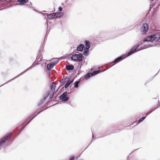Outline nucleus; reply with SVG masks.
<instances>
[{
    "instance_id": "nucleus-1",
    "label": "nucleus",
    "mask_w": 160,
    "mask_h": 160,
    "mask_svg": "<svg viewBox=\"0 0 160 160\" xmlns=\"http://www.w3.org/2000/svg\"><path fill=\"white\" fill-rule=\"evenodd\" d=\"M82 54H75L72 55L71 58L72 60L74 61H81L82 60Z\"/></svg>"
},
{
    "instance_id": "nucleus-2",
    "label": "nucleus",
    "mask_w": 160,
    "mask_h": 160,
    "mask_svg": "<svg viewBox=\"0 0 160 160\" xmlns=\"http://www.w3.org/2000/svg\"><path fill=\"white\" fill-rule=\"evenodd\" d=\"M12 134V133H8L1 140H0V146L3 145L6 140L10 138Z\"/></svg>"
},
{
    "instance_id": "nucleus-3",
    "label": "nucleus",
    "mask_w": 160,
    "mask_h": 160,
    "mask_svg": "<svg viewBox=\"0 0 160 160\" xmlns=\"http://www.w3.org/2000/svg\"><path fill=\"white\" fill-rule=\"evenodd\" d=\"M148 25L147 23H145L143 24L142 26L141 32L142 34H146L148 32Z\"/></svg>"
},
{
    "instance_id": "nucleus-4",
    "label": "nucleus",
    "mask_w": 160,
    "mask_h": 160,
    "mask_svg": "<svg viewBox=\"0 0 160 160\" xmlns=\"http://www.w3.org/2000/svg\"><path fill=\"white\" fill-rule=\"evenodd\" d=\"M67 92H65L60 97V99L62 100L63 102H66L69 99L68 97H67Z\"/></svg>"
},
{
    "instance_id": "nucleus-5",
    "label": "nucleus",
    "mask_w": 160,
    "mask_h": 160,
    "mask_svg": "<svg viewBox=\"0 0 160 160\" xmlns=\"http://www.w3.org/2000/svg\"><path fill=\"white\" fill-rule=\"evenodd\" d=\"M58 17L57 13H52L50 14L47 15L48 18L51 19L53 18H56Z\"/></svg>"
},
{
    "instance_id": "nucleus-6",
    "label": "nucleus",
    "mask_w": 160,
    "mask_h": 160,
    "mask_svg": "<svg viewBox=\"0 0 160 160\" xmlns=\"http://www.w3.org/2000/svg\"><path fill=\"white\" fill-rule=\"evenodd\" d=\"M153 36H150L148 37H147L146 38L144 39L143 40L144 42H146V41H149V42H151L153 41Z\"/></svg>"
},
{
    "instance_id": "nucleus-7",
    "label": "nucleus",
    "mask_w": 160,
    "mask_h": 160,
    "mask_svg": "<svg viewBox=\"0 0 160 160\" xmlns=\"http://www.w3.org/2000/svg\"><path fill=\"white\" fill-rule=\"evenodd\" d=\"M125 58V57H123V55L122 56H121L117 58H116L115 59L114 61H113V62L115 63H117L118 62L121 61L122 60L124 59Z\"/></svg>"
},
{
    "instance_id": "nucleus-8",
    "label": "nucleus",
    "mask_w": 160,
    "mask_h": 160,
    "mask_svg": "<svg viewBox=\"0 0 160 160\" xmlns=\"http://www.w3.org/2000/svg\"><path fill=\"white\" fill-rule=\"evenodd\" d=\"M136 49H134V48H132L131 50L128 52L126 56L125 57V58L126 57L129 56L132 53L136 52Z\"/></svg>"
},
{
    "instance_id": "nucleus-9",
    "label": "nucleus",
    "mask_w": 160,
    "mask_h": 160,
    "mask_svg": "<svg viewBox=\"0 0 160 160\" xmlns=\"http://www.w3.org/2000/svg\"><path fill=\"white\" fill-rule=\"evenodd\" d=\"M84 47V45L82 44L79 45L77 48V50L79 51H82Z\"/></svg>"
},
{
    "instance_id": "nucleus-10",
    "label": "nucleus",
    "mask_w": 160,
    "mask_h": 160,
    "mask_svg": "<svg viewBox=\"0 0 160 160\" xmlns=\"http://www.w3.org/2000/svg\"><path fill=\"white\" fill-rule=\"evenodd\" d=\"M49 94V92H48V93L43 97V99L41 101V102L39 104V105L42 104L44 101L47 98Z\"/></svg>"
},
{
    "instance_id": "nucleus-11",
    "label": "nucleus",
    "mask_w": 160,
    "mask_h": 160,
    "mask_svg": "<svg viewBox=\"0 0 160 160\" xmlns=\"http://www.w3.org/2000/svg\"><path fill=\"white\" fill-rule=\"evenodd\" d=\"M93 76V73H92V72L88 73L85 76L84 78L86 79H89L92 76Z\"/></svg>"
},
{
    "instance_id": "nucleus-12",
    "label": "nucleus",
    "mask_w": 160,
    "mask_h": 160,
    "mask_svg": "<svg viewBox=\"0 0 160 160\" xmlns=\"http://www.w3.org/2000/svg\"><path fill=\"white\" fill-rule=\"evenodd\" d=\"M153 41L157 42H160V37H157L155 35H153Z\"/></svg>"
},
{
    "instance_id": "nucleus-13",
    "label": "nucleus",
    "mask_w": 160,
    "mask_h": 160,
    "mask_svg": "<svg viewBox=\"0 0 160 160\" xmlns=\"http://www.w3.org/2000/svg\"><path fill=\"white\" fill-rule=\"evenodd\" d=\"M74 66L72 65H69L66 66V69L68 70H72L74 68Z\"/></svg>"
},
{
    "instance_id": "nucleus-14",
    "label": "nucleus",
    "mask_w": 160,
    "mask_h": 160,
    "mask_svg": "<svg viewBox=\"0 0 160 160\" xmlns=\"http://www.w3.org/2000/svg\"><path fill=\"white\" fill-rule=\"evenodd\" d=\"M73 82V80H72L71 81H68L67 83L65 86V88H67Z\"/></svg>"
},
{
    "instance_id": "nucleus-15",
    "label": "nucleus",
    "mask_w": 160,
    "mask_h": 160,
    "mask_svg": "<svg viewBox=\"0 0 160 160\" xmlns=\"http://www.w3.org/2000/svg\"><path fill=\"white\" fill-rule=\"evenodd\" d=\"M53 67L52 66V64L50 63L49 64H48L47 65V68L48 70H51L52 68Z\"/></svg>"
},
{
    "instance_id": "nucleus-16",
    "label": "nucleus",
    "mask_w": 160,
    "mask_h": 160,
    "mask_svg": "<svg viewBox=\"0 0 160 160\" xmlns=\"http://www.w3.org/2000/svg\"><path fill=\"white\" fill-rule=\"evenodd\" d=\"M146 118V117H143L139 119L137 122L136 123L138 124L142 122L143 120H144Z\"/></svg>"
},
{
    "instance_id": "nucleus-17",
    "label": "nucleus",
    "mask_w": 160,
    "mask_h": 160,
    "mask_svg": "<svg viewBox=\"0 0 160 160\" xmlns=\"http://www.w3.org/2000/svg\"><path fill=\"white\" fill-rule=\"evenodd\" d=\"M28 1V0H22L21 2L19 4L20 5H22L26 3Z\"/></svg>"
},
{
    "instance_id": "nucleus-18",
    "label": "nucleus",
    "mask_w": 160,
    "mask_h": 160,
    "mask_svg": "<svg viewBox=\"0 0 160 160\" xmlns=\"http://www.w3.org/2000/svg\"><path fill=\"white\" fill-rule=\"evenodd\" d=\"M85 51L83 52V54L85 56H88L89 54V50H84Z\"/></svg>"
},
{
    "instance_id": "nucleus-19",
    "label": "nucleus",
    "mask_w": 160,
    "mask_h": 160,
    "mask_svg": "<svg viewBox=\"0 0 160 160\" xmlns=\"http://www.w3.org/2000/svg\"><path fill=\"white\" fill-rule=\"evenodd\" d=\"M55 89V85H52L51 87V91L54 93V91Z\"/></svg>"
},
{
    "instance_id": "nucleus-20",
    "label": "nucleus",
    "mask_w": 160,
    "mask_h": 160,
    "mask_svg": "<svg viewBox=\"0 0 160 160\" xmlns=\"http://www.w3.org/2000/svg\"><path fill=\"white\" fill-rule=\"evenodd\" d=\"M139 44H137L136 45H135L134 46V47H133L134 48H135L134 49H136V51H140L141 50L140 49H139L138 47H139Z\"/></svg>"
},
{
    "instance_id": "nucleus-21",
    "label": "nucleus",
    "mask_w": 160,
    "mask_h": 160,
    "mask_svg": "<svg viewBox=\"0 0 160 160\" xmlns=\"http://www.w3.org/2000/svg\"><path fill=\"white\" fill-rule=\"evenodd\" d=\"M101 72V71L100 70H98L93 72H92V73H93V75H94L100 72Z\"/></svg>"
},
{
    "instance_id": "nucleus-22",
    "label": "nucleus",
    "mask_w": 160,
    "mask_h": 160,
    "mask_svg": "<svg viewBox=\"0 0 160 160\" xmlns=\"http://www.w3.org/2000/svg\"><path fill=\"white\" fill-rule=\"evenodd\" d=\"M79 82V81H76L74 83V87L75 88H77L78 87V84Z\"/></svg>"
},
{
    "instance_id": "nucleus-23",
    "label": "nucleus",
    "mask_w": 160,
    "mask_h": 160,
    "mask_svg": "<svg viewBox=\"0 0 160 160\" xmlns=\"http://www.w3.org/2000/svg\"><path fill=\"white\" fill-rule=\"evenodd\" d=\"M85 44L86 46H90V43L88 41H86L85 42Z\"/></svg>"
},
{
    "instance_id": "nucleus-24",
    "label": "nucleus",
    "mask_w": 160,
    "mask_h": 160,
    "mask_svg": "<svg viewBox=\"0 0 160 160\" xmlns=\"http://www.w3.org/2000/svg\"><path fill=\"white\" fill-rule=\"evenodd\" d=\"M58 62L57 61L56 62H52V63H51V64H52L53 67L55 65H56L58 63Z\"/></svg>"
},
{
    "instance_id": "nucleus-25",
    "label": "nucleus",
    "mask_w": 160,
    "mask_h": 160,
    "mask_svg": "<svg viewBox=\"0 0 160 160\" xmlns=\"http://www.w3.org/2000/svg\"><path fill=\"white\" fill-rule=\"evenodd\" d=\"M36 65V63H35L34 62L32 65L29 68H28V69H27L26 70H25L23 72H26V71H27V70L29 68H30L31 67H33V66H34L35 65Z\"/></svg>"
},
{
    "instance_id": "nucleus-26",
    "label": "nucleus",
    "mask_w": 160,
    "mask_h": 160,
    "mask_svg": "<svg viewBox=\"0 0 160 160\" xmlns=\"http://www.w3.org/2000/svg\"><path fill=\"white\" fill-rule=\"evenodd\" d=\"M90 46H86L85 48V49L86 50H89V49L90 48Z\"/></svg>"
},
{
    "instance_id": "nucleus-27",
    "label": "nucleus",
    "mask_w": 160,
    "mask_h": 160,
    "mask_svg": "<svg viewBox=\"0 0 160 160\" xmlns=\"http://www.w3.org/2000/svg\"><path fill=\"white\" fill-rule=\"evenodd\" d=\"M155 109H154V110H153L152 111H151V112H147V113H146L145 115L146 116H147L148 115V114H149L150 113H151L152 111H154Z\"/></svg>"
},
{
    "instance_id": "nucleus-28",
    "label": "nucleus",
    "mask_w": 160,
    "mask_h": 160,
    "mask_svg": "<svg viewBox=\"0 0 160 160\" xmlns=\"http://www.w3.org/2000/svg\"><path fill=\"white\" fill-rule=\"evenodd\" d=\"M58 10L60 11H62V8L61 7H59L58 8Z\"/></svg>"
},
{
    "instance_id": "nucleus-29",
    "label": "nucleus",
    "mask_w": 160,
    "mask_h": 160,
    "mask_svg": "<svg viewBox=\"0 0 160 160\" xmlns=\"http://www.w3.org/2000/svg\"><path fill=\"white\" fill-rule=\"evenodd\" d=\"M38 58H37V60L39 62H40L41 60V58H40V60H39V57H38Z\"/></svg>"
},
{
    "instance_id": "nucleus-30",
    "label": "nucleus",
    "mask_w": 160,
    "mask_h": 160,
    "mask_svg": "<svg viewBox=\"0 0 160 160\" xmlns=\"http://www.w3.org/2000/svg\"><path fill=\"white\" fill-rule=\"evenodd\" d=\"M53 95H54V93H53V94L52 95L51 94V95H50V98H52Z\"/></svg>"
},
{
    "instance_id": "nucleus-31",
    "label": "nucleus",
    "mask_w": 160,
    "mask_h": 160,
    "mask_svg": "<svg viewBox=\"0 0 160 160\" xmlns=\"http://www.w3.org/2000/svg\"><path fill=\"white\" fill-rule=\"evenodd\" d=\"M74 157H72L70 158V160H73L74 159Z\"/></svg>"
},
{
    "instance_id": "nucleus-32",
    "label": "nucleus",
    "mask_w": 160,
    "mask_h": 160,
    "mask_svg": "<svg viewBox=\"0 0 160 160\" xmlns=\"http://www.w3.org/2000/svg\"><path fill=\"white\" fill-rule=\"evenodd\" d=\"M32 119H31V120H30V121H29L28 122V123H27L26 125L27 124H28V123H29V122H30V121L32 120Z\"/></svg>"
},
{
    "instance_id": "nucleus-33",
    "label": "nucleus",
    "mask_w": 160,
    "mask_h": 160,
    "mask_svg": "<svg viewBox=\"0 0 160 160\" xmlns=\"http://www.w3.org/2000/svg\"><path fill=\"white\" fill-rule=\"evenodd\" d=\"M21 1H22V0H18L17 2H21Z\"/></svg>"
},
{
    "instance_id": "nucleus-34",
    "label": "nucleus",
    "mask_w": 160,
    "mask_h": 160,
    "mask_svg": "<svg viewBox=\"0 0 160 160\" xmlns=\"http://www.w3.org/2000/svg\"><path fill=\"white\" fill-rule=\"evenodd\" d=\"M11 0H5L6 1V2H9L11 1Z\"/></svg>"
},
{
    "instance_id": "nucleus-35",
    "label": "nucleus",
    "mask_w": 160,
    "mask_h": 160,
    "mask_svg": "<svg viewBox=\"0 0 160 160\" xmlns=\"http://www.w3.org/2000/svg\"><path fill=\"white\" fill-rule=\"evenodd\" d=\"M34 10L36 12H38V11L37 10H36V9H34Z\"/></svg>"
},
{
    "instance_id": "nucleus-36",
    "label": "nucleus",
    "mask_w": 160,
    "mask_h": 160,
    "mask_svg": "<svg viewBox=\"0 0 160 160\" xmlns=\"http://www.w3.org/2000/svg\"><path fill=\"white\" fill-rule=\"evenodd\" d=\"M25 126H26V125H25V126H24L23 128H22V129H23V128H24V127H25Z\"/></svg>"
},
{
    "instance_id": "nucleus-37",
    "label": "nucleus",
    "mask_w": 160,
    "mask_h": 160,
    "mask_svg": "<svg viewBox=\"0 0 160 160\" xmlns=\"http://www.w3.org/2000/svg\"><path fill=\"white\" fill-rule=\"evenodd\" d=\"M39 113H40V112H38V113H37V114H38Z\"/></svg>"
},
{
    "instance_id": "nucleus-38",
    "label": "nucleus",
    "mask_w": 160,
    "mask_h": 160,
    "mask_svg": "<svg viewBox=\"0 0 160 160\" xmlns=\"http://www.w3.org/2000/svg\"><path fill=\"white\" fill-rule=\"evenodd\" d=\"M35 116H34V117H33V118H34L35 117Z\"/></svg>"
}]
</instances>
